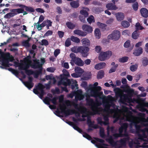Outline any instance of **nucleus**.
Returning <instances> with one entry per match:
<instances>
[{
    "mask_svg": "<svg viewBox=\"0 0 148 148\" xmlns=\"http://www.w3.org/2000/svg\"><path fill=\"white\" fill-rule=\"evenodd\" d=\"M101 90V87L98 86L95 88H89L87 92L91 96L96 98L98 97L102 99L104 108H99L101 104V102L97 100L95 101L93 99L86 96L87 104L90 106L92 111H89L86 108V111L84 112L87 113L86 116L96 114L102 115L104 121H102V119L101 117H99L97 119L98 123L101 125L108 124L109 117H112L115 119L114 123L119 121V124L121 125V127L119 129V133L113 134L112 136H110L106 139L107 141L113 146L119 147L117 145V142L114 141L113 138H115L119 137L127 136L128 135L126 131L128 124L126 123H123L122 122L127 121L130 122L131 124L132 123L137 120V119L140 117L139 114L141 113H138L137 116H136L133 115L132 112L129 108L125 106H123L121 110L119 109L118 107L114 103L115 99L110 95L106 97L103 95V92H99Z\"/></svg>",
    "mask_w": 148,
    "mask_h": 148,
    "instance_id": "f257e3e1",
    "label": "nucleus"
},
{
    "mask_svg": "<svg viewBox=\"0 0 148 148\" xmlns=\"http://www.w3.org/2000/svg\"><path fill=\"white\" fill-rule=\"evenodd\" d=\"M139 115L140 117L130 125L131 132L137 134L138 138L134 141L127 136L120 140L122 145L128 143L131 148H148V117L146 119L144 113Z\"/></svg>",
    "mask_w": 148,
    "mask_h": 148,
    "instance_id": "f03ea898",
    "label": "nucleus"
},
{
    "mask_svg": "<svg viewBox=\"0 0 148 148\" xmlns=\"http://www.w3.org/2000/svg\"><path fill=\"white\" fill-rule=\"evenodd\" d=\"M116 95L117 97H120L119 101L120 103L127 104V103L136 102L138 103L137 107L139 111L142 112L146 111L148 114V102H143V101L141 98L132 99V97L133 92V90H127L125 92H127V94H124L123 90L119 88H116Z\"/></svg>",
    "mask_w": 148,
    "mask_h": 148,
    "instance_id": "7ed1b4c3",
    "label": "nucleus"
},
{
    "mask_svg": "<svg viewBox=\"0 0 148 148\" xmlns=\"http://www.w3.org/2000/svg\"><path fill=\"white\" fill-rule=\"evenodd\" d=\"M64 97L61 95L59 97V102L60 103L58 107L57 110H60L61 112L66 115H69L75 114L77 117L80 116L81 114H82L83 118L86 117L87 113L84 111H86V108L81 106H79L77 103L74 101H71L69 100L66 101L65 103L68 106H73L75 110H69L66 108V107L64 103H63Z\"/></svg>",
    "mask_w": 148,
    "mask_h": 148,
    "instance_id": "20e7f679",
    "label": "nucleus"
},
{
    "mask_svg": "<svg viewBox=\"0 0 148 148\" xmlns=\"http://www.w3.org/2000/svg\"><path fill=\"white\" fill-rule=\"evenodd\" d=\"M33 64L32 62L28 58H25L23 61L21 60V62H14V66L17 67H18V69L20 70H25L26 73L28 75L33 74L34 72L31 70H27L30 66L32 67Z\"/></svg>",
    "mask_w": 148,
    "mask_h": 148,
    "instance_id": "39448f33",
    "label": "nucleus"
},
{
    "mask_svg": "<svg viewBox=\"0 0 148 148\" xmlns=\"http://www.w3.org/2000/svg\"><path fill=\"white\" fill-rule=\"evenodd\" d=\"M14 60L12 56L10 55L8 53L6 54L0 53V64L4 67V68L12 66V64L9 63V62L13 61ZM0 67L3 68V67H2L1 66H0Z\"/></svg>",
    "mask_w": 148,
    "mask_h": 148,
    "instance_id": "423d86ee",
    "label": "nucleus"
},
{
    "mask_svg": "<svg viewBox=\"0 0 148 148\" xmlns=\"http://www.w3.org/2000/svg\"><path fill=\"white\" fill-rule=\"evenodd\" d=\"M71 50L75 53H80L84 57H85L87 56V53L89 51V49L88 47L83 46L78 47L75 46L71 48Z\"/></svg>",
    "mask_w": 148,
    "mask_h": 148,
    "instance_id": "0eeeda50",
    "label": "nucleus"
},
{
    "mask_svg": "<svg viewBox=\"0 0 148 148\" xmlns=\"http://www.w3.org/2000/svg\"><path fill=\"white\" fill-rule=\"evenodd\" d=\"M62 84L65 86H66L67 85H70L71 84H72V89H73L75 87H76L77 88H78V85L76 81L72 79L70 80L68 79L67 80L66 82H64L63 81V75H61L60 80L58 82V85L59 86Z\"/></svg>",
    "mask_w": 148,
    "mask_h": 148,
    "instance_id": "6e6552de",
    "label": "nucleus"
},
{
    "mask_svg": "<svg viewBox=\"0 0 148 148\" xmlns=\"http://www.w3.org/2000/svg\"><path fill=\"white\" fill-rule=\"evenodd\" d=\"M75 96V98L76 101L81 100L84 97V95L82 94V91L81 90H78L76 92H73L69 95L68 97L73 98Z\"/></svg>",
    "mask_w": 148,
    "mask_h": 148,
    "instance_id": "1a4fd4ad",
    "label": "nucleus"
},
{
    "mask_svg": "<svg viewBox=\"0 0 148 148\" xmlns=\"http://www.w3.org/2000/svg\"><path fill=\"white\" fill-rule=\"evenodd\" d=\"M44 88V86L39 83L37 86H36V88L34 89L33 92L35 94L37 95L41 99H42L45 94L43 90Z\"/></svg>",
    "mask_w": 148,
    "mask_h": 148,
    "instance_id": "9d476101",
    "label": "nucleus"
},
{
    "mask_svg": "<svg viewBox=\"0 0 148 148\" xmlns=\"http://www.w3.org/2000/svg\"><path fill=\"white\" fill-rule=\"evenodd\" d=\"M112 52L110 51L101 52L99 55L98 59L101 61H104L108 59L111 56Z\"/></svg>",
    "mask_w": 148,
    "mask_h": 148,
    "instance_id": "9b49d317",
    "label": "nucleus"
},
{
    "mask_svg": "<svg viewBox=\"0 0 148 148\" xmlns=\"http://www.w3.org/2000/svg\"><path fill=\"white\" fill-rule=\"evenodd\" d=\"M95 140H91V142L95 144L98 148H108L103 143L104 140L98 138H95Z\"/></svg>",
    "mask_w": 148,
    "mask_h": 148,
    "instance_id": "f8f14e48",
    "label": "nucleus"
},
{
    "mask_svg": "<svg viewBox=\"0 0 148 148\" xmlns=\"http://www.w3.org/2000/svg\"><path fill=\"white\" fill-rule=\"evenodd\" d=\"M121 36V33L118 30H114L108 36V39L114 40H118Z\"/></svg>",
    "mask_w": 148,
    "mask_h": 148,
    "instance_id": "ddd939ff",
    "label": "nucleus"
},
{
    "mask_svg": "<svg viewBox=\"0 0 148 148\" xmlns=\"http://www.w3.org/2000/svg\"><path fill=\"white\" fill-rule=\"evenodd\" d=\"M41 62L40 63L39 60L36 59L33 60V64L32 65V68L36 69L40 68L42 65L44 63L45 61L44 58L41 59Z\"/></svg>",
    "mask_w": 148,
    "mask_h": 148,
    "instance_id": "4468645a",
    "label": "nucleus"
},
{
    "mask_svg": "<svg viewBox=\"0 0 148 148\" xmlns=\"http://www.w3.org/2000/svg\"><path fill=\"white\" fill-rule=\"evenodd\" d=\"M32 77H28V81L23 83L29 89L31 88L33 86L34 84L32 82Z\"/></svg>",
    "mask_w": 148,
    "mask_h": 148,
    "instance_id": "2eb2a0df",
    "label": "nucleus"
},
{
    "mask_svg": "<svg viewBox=\"0 0 148 148\" xmlns=\"http://www.w3.org/2000/svg\"><path fill=\"white\" fill-rule=\"evenodd\" d=\"M82 29L86 32L88 33H92L93 29L92 27L89 25H84L82 26Z\"/></svg>",
    "mask_w": 148,
    "mask_h": 148,
    "instance_id": "dca6fc26",
    "label": "nucleus"
},
{
    "mask_svg": "<svg viewBox=\"0 0 148 148\" xmlns=\"http://www.w3.org/2000/svg\"><path fill=\"white\" fill-rule=\"evenodd\" d=\"M112 14L115 15L117 20L118 21H120L123 20L124 17V14L123 13L118 12L115 13L114 12H112Z\"/></svg>",
    "mask_w": 148,
    "mask_h": 148,
    "instance_id": "f3484780",
    "label": "nucleus"
},
{
    "mask_svg": "<svg viewBox=\"0 0 148 148\" xmlns=\"http://www.w3.org/2000/svg\"><path fill=\"white\" fill-rule=\"evenodd\" d=\"M87 123L89 127H92L95 129L98 128L99 127V126L97 124H94V122L92 121L89 118L87 120Z\"/></svg>",
    "mask_w": 148,
    "mask_h": 148,
    "instance_id": "a211bd4d",
    "label": "nucleus"
},
{
    "mask_svg": "<svg viewBox=\"0 0 148 148\" xmlns=\"http://www.w3.org/2000/svg\"><path fill=\"white\" fill-rule=\"evenodd\" d=\"M140 13L142 16L145 18L148 17V10L145 8H141L140 10Z\"/></svg>",
    "mask_w": 148,
    "mask_h": 148,
    "instance_id": "6ab92c4d",
    "label": "nucleus"
},
{
    "mask_svg": "<svg viewBox=\"0 0 148 148\" xmlns=\"http://www.w3.org/2000/svg\"><path fill=\"white\" fill-rule=\"evenodd\" d=\"M94 35L95 38L97 39H99L101 38V34L100 29L97 28L94 31Z\"/></svg>",
    "mask_w": 148,
    "mask_h": 148,
    "instance_id": "aec40b11",
    "label": "nucleus"
},
{
    "mask_svg": "<svg viewBox=\"0 0 148 148\" xmlns=\"http://www.w3.org/2000/svg\"><path fill=\"white\" fill-rule=\"evenodd\" d=\"M74 33L82 36H84L86 35L87 33L79 30H75L74 31Z\"/></svg>",
    "mask_w": 148,
    "mask_h": 148,
    "instance_id": "412c9836",
    "label": "nucleus"
},
{
    "mask_svg": "<svg viewBox=\"0 0 148 148\" xmlns=\"http://www.w3.org/2000/svg\"><path fill=\"white\" fill-rule=\"evenodd\" d=\"M74 63L78 66H82L84 65V62L80 58L77 57L74 60Z\"/></svg>",
    "mask_w": 148,
    "mask_h": 148,
    "instance_id": "4be33fe9",
    "label": "nucleus"
},
{
    "mask_svg": "<svg viewBox=\"0 0 148 148\" xmlns=\"http://www.w3.org/2000/svg\"><path fill=\"white\" fill-rule=\"evenodd\" d=\"M106 8L109 10H116L118 8L115 5H113L112 3H109L106 4Z\"/></svg>",
    "mask_w": 148,
    "mask_h": 148,
    "instance_id": "5701e85b",
    "label": "nucleus"
},
{
    "mask_svg": "<svg viewBox=\"0 0 148 148\" xmlns=\"http://www.w3.org/2000/svg\"><path fill=\"white\" fill-rule=\"evenodd\" d=\"M82 45L85 47H88L90 45V40L87 38H84L81 40Z\"/></svg>",
    "mask_w": 148,
    "mask_h": 148,
    "instance_id": "b1692460",
    "label": "nucleus"
},
{
    "mask_svg": "<svg viewBox=\"0 0 148 148\" xmlns=\"http://www.w3.org/2000/svg\"><path fill=\"white\" fill-rule=\"evenodd\" d=\"M106 64L104 62H102L96 64L95 66V68L97 70H99L105 67Z\"/></svg>",
    "mask_w": 148,
    "mask_h": 148,
    "instance_id": "393cba45",
    "label": "nucleus"
},
{
    "mask_svg": "<svg viewBox=\"0 0 148 148\" xmlns=\"http://www.w3.org/2000/svg\"><path fill=\"white\" fill-rule=\"evenodd\" d=\"M89 11L88 8H84L83 9L80 11V14L84 16L85 17L87 16L88 15V12Z\"/></svg>",
    "mask_w": 148,
    "mask_h": 148,
    "instance_id": "a878e982",
    "label": "nucleus"
},
{
    "mask_svg": "<svg viewBox=\"0 0 148 148\" xmlns=\"http://www.w3.org/2000/svg\"><path fill=\"white\" fill-rule=\"evenodd\" d=\"M111 65L112 66V67L109 70V73H112L115 71L116 68L118 66V64H115L114 62H112L111 64Z\"/></svg>",
    "mask_w": 148,
    "mask_h": 148,
    "instance_id": "bb28decb",
    "label": "nucleus"
},
{
    "mask_svg": "<svg viewBox=\"0 0 148 148\" xmlns=\"http://www.w3.org/2000/svg\"><path fill=\"white\" fill-rule=\"evenodd\" d=\"M143 53V49L141 47H139L136 49L134 51L133 54L136 56L140 55Z\"/></svg>",
    "mask_w": 148,
    "mask_h": 148,
    "instance_id": "cd10ccee",
    "label": "nucleus"
},
{
    "mask_svg": "<svg viewBox=\"0 0 148 148\" xmlns=\"http://www.w3.org/2000/svg\"><path fill=\"white\" fill-rule=\"evenodd\" d=\"M19 7L24 8L27 11H30L31 12H34V9L32 7H27L23 5H19Z\"/></svg>",
    "mask_w": 148,
    "mask_h": 148,
    "instance_id": "c85d7f7f",
    "label": "nucleus"
},
{
    "mask_svg": "<svg viewBox=\"0 0 148 148\" xmlns=\"http://www.w3.org/2000/svg\"><path fill=\"white\" fill-rule=\"evenodd\" d=\"M68 123L75 130H77L80 133H81L82 132V130L74 123L71 122H68Z\"/></svg>",
    "mask_w": 148,
    "mask_h": 148,
    "instance_id": "c756f323",
    "label": "nucleus"
},
{
    "mask_svg": "<svg viewBox=\"0 0 148 148\" xmlns=\"http://www.w3.org/2000/svg\"><path fill=\"white\" fill-rule=\"evenodd\" d=\"M70 57L71 58L70 63L73 66L74 65V60L76 58L75 55L73 53H71L70 55Z\"/></svg>",
    "mask_w": 148,
    "mask_h": 148,
    "instance_id": "7c9ffc66",
    "label": "nucleus"
},
{
    "mask_svg": "<svg viewBox=\"0 0 148 148\" xmlns=\"http://www.w3.org/2000/svg\"><path fill=\"white\" fill-rule=\"evenodd\" d=\"M75 72L78 74L80 76L84 72V70L79 67H75Z\"/></svg>",
    "mask_w": 148,
    "mask_h": 148,
    "instance_id": "2f4dec72",
    "label": "nucleus"
},
{
    "mask_svg": "<svg viewBox=\"0 0 148 148\" xmlns=\"http://www.w3.org/2000/svg\"><path fill=\"white\" fill-rule=\"evenodd\" d=\"M40 23H38V22L37 23H34V25H35L36 28L39 30H41L42 28L45 26V25L43 22L41 24H40Z\"/></svg>",
    "mask_w": 148,
    "mask_h": 148,
    "instance_id": "473e14b6",
    "label": "nucleus"
},
{
    "mask_svg": "<svg viewBox=\"0 0 148 148\" xmlns=\"http://www.w3.org/2000/svg\"><path fill=\"white\" fill-rule=\"evenodd\" d=\"M43 23L45 25V26H46L48 29H49V27L52 25V22L50 20H47L44 21Z\"/></svg>",
    "mask_w": 148,
    "mask_h": 148,
    "instance_id": "72a5a7b5",
    "label": "nucleus"
},
{
    "mask_svg": "<svg viewBox=\"0 0 148 148\" xmlns=\"http://www.w3.org/2000/svg\"><path fill=\"white\" fill-rule=\"evenodd\" d=\"M131 34L130 30H123L121 34L124 36H129Z\"/></svg>",
    "mask_w": 148,
    "mask_h": 148,
    "instance_id": "f704fd0d",
    "label": "nucleus"
},
{
    "mask_svg": "<svg viewBox=\"0 0 148 148\" xmlns=\"http://www.w3.org/2000/svg\"><path fill=\"white\" fill-rule=\"evenodd\" d=\"M121 25L124 28H127L129 27L130 25L129 23L127 21H124L121 22Z\"/></svg>",
    "mask_w": 148,
    "mask_h": 148,
    "instance_id": "c9c22d12",
    "label": "nucleus"
},
{
    "mask_svg": "<svg viewBox=\"0 0 148 148\" xmlns=\"http://www.w3.org/2000/svg\"><path fill=\"white\" fill-rule=\"evenodd\" d=\"M107 134L108 136H110L111 133H114V127H110L108 126L107 128Z\"/></svg>",
    "mask_w": 148,
    "mask_h": 148,
    "instance_id": "e433bc0d",
    "label": "nucleus"
},
{
    "mask_svg": "<svg viewBox=\"0 0 148 148\" xmlns=\"http://www.w3.org/2000/svg\"><path fill=\"white\" fill-rule=\"evenodd\" d=\"M128 59L129 58L127 56L122 57L119 59V61L122 63L126 62L127 61Z\"/></svg>",
    "mask_w": 148,
    "mask_h": 148,
    "instance_id": "4c0bfd02",
    "label": "nucleus"
},
{
    "mask_svg": "<svg viewBox=\"0 0 148 148\" xmlns=\"http://www.w3.org/2000/svg\"><path fill=\"white\" fill-rule=\"evenodd\" d=\"M70 39L72 41L77 43H79L80 41V40L79 38L74 36H71Z\"/></svg>",
    "mask_w": 148,
    "mask_h": 148,
    "instance_id": "58836bf2",
    "label": "nucleus"
},
{
    "mask_svg": "<svg viewBox=\"0 0 148 148\" xmlns=\"http://www.w3.org/2000/svg\"><path fill=\"white\" fill-rule=\"evenodd\" d=\"M104 72L101 70L99 71L98 73L97 77L98 79H101L104 76Z\"/></svg>",
    "mask_w": 148,
    "mask_h": 148,
    "instance_id": "ea45409f",
    "label": "nucleus"
},
{
    "mask_svg": "<svg viewBox=\"0 0 148 148\" xmlns=\"http://www.w3.org/2000/svg\"><path fill=\"white\" fill-rule=\"evenodd\" d=\"M71 6L74 8H76L79 6V4L78 1H73L70 3Z\"/></svg>",
    "mask_w": 148,
    "mask_h": 148,
    "instance_id": "a19ab883",
    "label": "nucleus"
},
{
    "mask_svg": "<svg viewBox=\"0 0 148 148\" xmlns=\"http://www.w3.org/2000/svg\"><path fill=\"white\" fill-rule=\"evenodd\" d=\"M66 25L69 28L71 29H73L75 27V25L71 22H67Z\"/></svg>",
    "mask_w": 148,
    "mask_h": 148,
    "instance_id": "79ce46f5",
    "label": "nucleus"
},
{
    "mask_svg": "<svg viewBox=\"0 0 148 148\" xmlns=\"http://www.w3.org/2000/svg\"><path fill=\"white\" fill-rule=\"evenodd\" d=\"M97 24L99 27L102 29H105L107 26L106 24L101 23L99 22L97 23Z\"/></svg>",
    "mask_w": 148,
    "mask_h": 148,
    "instance_id": "37998d69",
    "label": "nucleus"
},
{
    "mask_svg": "<svg viewBox=\"0 0 148 148\" xmlns=\"http://www.w3.org/2000/svg\"><path fill=\"white\" fill-rule=\"evenodd\" d=\"M139 34L138 33L136 30L134 31L132 34V37L134 39H137L139 36Z\"/></svg>",
    "mask_w": 148,
    "mask_h": 148,
    "instance_id": "c03bdc74",
    "label": "nucleus"
},
{
    "mask_svg": "<svg viewBox=\"0 0 148 148\" xmlns=\"http://www.w3.org/2000/svg\"><path fill=\"white\" fill-rule=\"evenodd\" d=\"M136 30L137 31L138 30H142L144 29V28L141 26L140 23H136L135 25Z\"/></svg>",
    "mask_w": 148,
    "mask_h": 148,
    "instance_id": "a18cd8bd",
    "label": "nucleus"
},
{
    "mask_svg": "<svg viewBox=\"0 0 148 148\" xmlns=\"http://www.w3.org/2000/svg\"><path fill=\"white\" fill-rule=\"evenodd\" d=\"M87 21L90 24L92 22H95V19L94 16L92 15L90 16L87 18Z\"/></svg>",
    "mask_w": 148,
    "mask_h": 148,
    "instance_id": "49530a36",
    "label": "nucleus"
},
{
    "mask_svg": "<svg viewBox=\"0 0 148 148\" xmlns=\"http://www.w3.org/2000/svg\"><path fill=\"white\" fill-rule=\"evenodd\" d=\"M138 68V65L135 64L132 65L130 67V69L132 71L134 72L136 71Z\"/></svg>",
    "mask_w": 148,
    "mask_h": 148,
    "instance_id": "de8ad7c7",
    "label": "nucleus"
},
{
    "mask_svg": "<svg viewBox=\"0 0 148 148\" xmlns=\"http://www.w3.org/2000/svg\"><path fill=\"white\" fill-rule=\"evenodd\" d=\"M143 65L145 66H147L148 64V60L146 58H144L142 60Z\"/></svg>",
    "mask_w": 148,
    "mask_h": 148,
    "instance_id": "09e8293b",
    "label": "nucleus"
},
{
    "mask_svg": "<svg viewBox=\"0 0 148 148\" xmlns=\"http://www.w3.org/2000/svg\"><path fill=\"white\" fill-rule=\"evenodd\" d=\"M52 82L53 84H55L56 82V80L53 77V78L49 82V84L46 85V86L47 88H50L51 83Z\"/></svg>",
    "mask_w": 148,
    "mask_h": 148,
    "instance_id": "8fccbe9b",
    "label": "nucleus"
},
{
    "mask_svg": "<svg viewBox=\"0 0 148 148\" xmlns=\"http://www.w3.org/2000/svg\"><path fill=\"white\" fill-rule=\"evenodd\" d=\"M100 136L102 138H104L105 135L104 133V129L103 128L101 127L100 128Z\"/></svg>",
    "mask_w": 148,
    "mask_h": 148,
    "instance_id": "3c124183",
    "label": "nucleus"
},
{
    "mask_svg": "<svg viewBox=\"0 0 148 148\" xmlns=\"http://www.w3.org/2000/svg\"><path fill=\"white\" fill-rule=\"evenodd\" d=\"M71 39L69 38H68L66 40L65 43L66 46L68 47L71 45Z\"/></svg>",
    "mask_w": 148,
    "mask_h": 148,
    "instance_id": "603ef678",
    "label": "nucleus"
},
{
    "mask_svg": "<svg viewBox=\"0 0 148 148\" xmlns=\"http://www.w3.org/2000/svg\"><path fill=\"white\" fill-rule=\"evenodd\" d=\"M52 92L54 94H58L60 93L59 89L58 88H56L55 89H52L51 90Z\"/></svg>",
    "mask_w": 148,
    "mask_h": 148,
    "instance_id": "864d4df0",
    "label": "nucleus"
},
{
    "mask_svg": "<svg viewBox=\"0 0 148 148\" xmlns=\"http://www.w3.org/2000/svg\"><path fill=\"white\" fill-rule=\"evenodd\" d=\"M12 14L11 12L8 13L5 15L4 18H10L14 16Z\"/></svg>",
    "mask_w": 148,
    "mask_h": 148,
    "instance_id": "5fc2aeb1",
    "label": "nucleus"
},
{
    "mask_svg": "<svg viewBox=\"0 0 148 148\" xmlns=\"http://www.w3.org/2000/svg\"><path fill=\"white\" fill-rule=\"evenodd\" d=\"M41 45L45 46L48 45L49 43L48 41L46 39H43L41 41Z\"/></svg>",
    "mask_w": 148,
    "mask_h": 148,
    "instance_id": "6e6d98bb",
    "label": "nucleus"
},
{
    "mask_svg": "<svg viewBox=\"0 0 148 148\" xmlns=\"http://www.w3.org/2000/svg\"><path fill=\"white\" fill-rule=\"evenodd\" d=\"M50 99L48 97H46L43 100V102L46 104L49 105Z\"/></svg>",
    "mask_w": 148,
    "mask_h": 148,
    "instance_id": "4d7b16f0",
    "label": "nucleus"
},
{
    "mask_svg": "<svg viewBox=\"0 0 148 148\" xmlns=\"http://www.w3.org/2000/svg\"><path fill=\"white\" fill-rule=\"evenodd\" d=\"M62 72L63 74L65 76L67 77H70V74L69 72L65 69H64L62 70Z\"/></svg>",
    "mask_w": 148,
    "mask_h": 148,
    "instance_id": "13d9d810",
    "label": "nucleus"
},
{
    "mask_svg": "<svg viewBox=\"0 0 148 148\" xmlns=\"http://www.w3.org/2000/svg\"><path fill=\"white\" fill-rule=\"evenodd\" d=\"M101 50V47L99 46H97L95 47V51L98 53L100 52Z\"/></svg>",
    "mask_w": 148,
    "mask_h": 148,
    "instance_id": "bf43d9fd",
    "label": "nucleus"
},
{
    "mask_svg": "<svg viewBox=\"0 0 148 148\" xmlns=\"http://www.w3.org/2000/svg\"><path fill=\"white\" fill-rule=\"evenodd\" d=\"M60 50L59 49H56L55 50L54 52V56L55 57H56L60 54Z\"/></svg>",
    "mask_w": 148,
    "mask_h": 148,
    "instance_id": "052dcab7",
    "label": "nucleus"
},
{
    "mask_svg": "<svg viewBox=\"0 0 148 148\" xmlns=\"http://www.w3.org/2000/svg\"><path fill=\"white\" fill-rule=\"evenodd\" d=\"M53 33L52 32L51 30H48L45 34L44 36H48L52 35Z\"/></svg>",
    "mask_w": 148,
    "mask_h": 148,
    "instance_id": "680f3d73",
    "label": "nucleus"
},
{
    "mask_svg": "<svg viewBox=\"0 0 148 148\" xmlns=\"http://www.w3.org/2000/svg\"><path fill=\"white\" fill-rule=\"evenodd\" d=\"M9 70L12 71V73L15 75L17 76L18 75V71H17L14 70L11 68H10Z\"/></svg>",
    "mask_w": 148,
    "mask_h": 148,
    "instance_id": "e2e57ef3",
    "label": "nucleus"
},
{
    "mask_svg": "<svg viewBox=\"0 0 148 148\" xmlns=\"http://www.w3.org/2000/svg\"><path fill=\"white\" fill-rule=\"evenodd\" d=\"M41 70H40L39 71H37L34 73V77L35 78H37L38 77L39 74L41 73Z\"/></svg>",
    "mask_w": 148,
    "mask_h": 148,
    "instance_id": "0e129e2a",
    "label": "nucleus"
},
{
    "mask_svg": "<svg viewBox=\"0 0 148 148\" xmlns=\"http://www.w3.org/2000/svg\"><path fill=\"white\" fill-rule=\"evenodd\" d=\"M132 7L133 9L135 10H137L138 8V3H136L132 5Z\"/></svg>",
    "mask_w": 148,
    "mask_h": 148,
    "instance_id": "69168bd1",
    "label": "nucleus"
},
{
    "mask_svg": "<svg viewBox=\"0 0 148 148\" xmlns=\"http://www.w3.org/2000/svg\"><path fill=\"white\" fill-rule=\"evenodd\" d=\"M55 69L53 67H49L47 69V71L50 72H53L54 71Z\"/></svg>",
    "mask_w": 148,
    "mask_h": 148,
    "instance_id": "338daca9",
    "label": "nucleus"
},
{
    "mask_svg": "<svg viewBox=\"0 0 148 148\" xmlns=\"http://www.w3.org/2000/svg\"><path fill=\"white\" fill-rule=\"evenodd\" d=\"M57 98L56 97H54L53 99H52L51 100V101L52 103L56 105H57Z\"/></svg>",
    "mask_w": 148,
    "mask_h": 148,
    "instance_id": "774afa93",
    "label": "nucleus"
}]
</instances>
